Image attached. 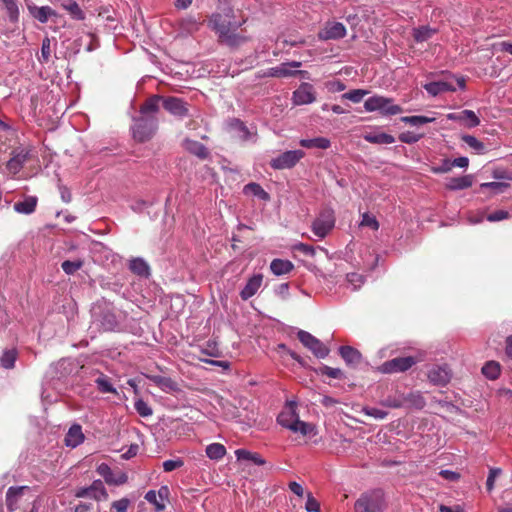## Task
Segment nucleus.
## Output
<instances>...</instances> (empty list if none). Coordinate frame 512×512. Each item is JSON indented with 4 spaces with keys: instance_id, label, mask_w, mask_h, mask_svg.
Masks as SVG:
<instances>
[{
    "instance_id": "33",
    "label": "nucleus",
    "mask_w": 512,
    "mask_h": 512,
    "mask_svg": "<svg viewBox=\"0 0 512 512\" xmlns=\"http://www.w3.org/2000/svg\"><path fill=\"white\" fill-rule=\"evenodd\" d=\"M300 146L307 149L317 148L326 150L331 146V142L326 137H316L312 139H301L299 142Z\"/></svg>"
},
{
    "instance_id": "1",
    "label": "nucleus",
    "mask_w": 512,
    "mask_h": 512,
    "mask_svg": "<svg viewBox=\"0 0 512 512\" xmlns=\"http://www.w3.org/2000/svg\"><path fill=\"white\" fill-rule=\"evenodd\" d=\"M245 22L246 19H236L232 8H226L210 16L208 27L215 32L220 44L237 49L250 40L248 36L237 32Z\"/></svg>"
},
{
    "instance_id": "31",
    "label": "nucleus",
    "mask_w": 512,
    "mask_h": 512,
    "mask_svg": "<svg viewBox=\"0 0 512 512\" xmlns=\"http://www.w3.org/2000/svg\"><path fill=\"white\" fill-rule=\"evenodd\" d=\"M37 201V197L27 196L23 200L16 202L13 207L17 213L28 215L35 211Z\"/></svg>"
},
{
    "instance_id": "50",
    "label": "nucleus",
    "mask_w": 512,
    "mask_h": 512,
    "mask_svg": "<svg viewBox=\"0 0 512 512\" xmlns=\"http://www.w3.org/2000/svg\"><path fill=\"white\" fill-rule=\"evenodd\" d=\"M369 92L364 89H354L349 92L342 94L343 99L352 101L353 103H359Z\"/></svg>"
},
{
    "instance_id": "57",
    "label": "nucleus",
    "mask_w": 512,
    "mask_h": 512,
    "mask_svg": "<svg viewBox=\"0 0 512 512\" xmlns=\"http://www.w3.org/2000/svg\"><path fill=\"white\" fill-rule=\"evenodd\" d=\"M320 372L323 375H326L333 379H341L343 377V372L339 368H332L327 365H324L320 368Z\"/></svg>"
},
{
    "instance_id": "24",
    "label": "nucleus",
    "mask_w": 512,
    "mask_h": 512,
    "mask_svg": "<svg viewBox=\"0 0 512 512\" xmlns=\"http://www.w3.org/2000/svg\"><path fill=\"white\" fill-rule=\"evenodd\" d=\"M147 378L158 386L163 392L170 393L178 390L177 383L170 377L160 375H150Z\"/></svg>"
},
{
    "instance_id": "11",
    "label": "nucleus",
    "mask_w": 512,
    "mask_h": 512,
    "mask_svg": "<svg viewBox=\"0 0 512 512\" xmlns=\"http://www.w3.org/2000/svg\"><path fill=\"white\" fill-rule=\"evenodd\" d=\"M188 103L175 96L163 97V108L175 117L183 119L189 116Z\"/></svg>"
},
{
    "instance_id": "27",
    "label": "nucleus",
    "mask_w": 512,
    "mask_h": 512,
    "mask_svg": "<svg viewBox=\"0 0 512 512\" xmlns=\"http://www.w3.org/2000/svg\"><path fill=\"white\" fill-rule=\"evenodd\" d=\"M65 444L68 447L75 448L80 445L84 441V435L82 433V429L80 425H72L66 436H65Z\"/></svg>"
},
{
    "instance_id": "44",
    "label": "nucleus",
    "mask_w": 512,
    "mask_h": 512,
    "mask_svg": "<svg viewBox=\"0 0 512 512\" xmlns=\"http://www.w3.org/2000/svg\"><path fill=\"white\" fill-rule=\"evenodd\" d=\"M384 116L397 115L402 112V108L399 105L393 103V99L386 97V102L381 104L378 110Z\"/></svg>"
},
{
    "instance_id": "39",
    "label": "nucleus",
    "mask_w": 512,
    "mask_h": 512,
    "mask_svg": "<svg viewBox=\"0 0 512 512\" xmlns=\"http://www.w3.org/2000/svg\"><path fill=\"white\" fill-rule=\"evenodd\" d=\"M482 374L490 379V380H496L500 375V365L498 362L495 361H488L485 363V365L481 369Z\"/></svg>"
},
{
    "instance_id": "7",
    "label": "nucleus",
    "mask_w": 512,
    "mask_h": 512,
    "mask_svg": "<svg viewBox=\"0 0 512 512\" xmlns=\"http://www.w3.org/2000/svg\"><path fill=\"white\" fill-rule=\"evenodd\" d=\"M454 81H456L459 89L463 90L465 88V79L463 77L454 78L453 76H451L449 79L426 83L423 86V88L426 90V92L429 95L435 97L444 92L456 91V86L454 85Z\"/></svg>"
},
{
    "instance_id": "37",
    "label": "nucleus",
    "mask_w": 512,
    "mask_h": 512,
    "mask_svg": "<svg viewBox=\"0 0 512 512\" xmlns=\"http://www.w3.org/2000/svg\"><path fill=\"white\" fill-rule=\"evenodd\" d=\"M404 405L411 408L422 409L426 405V401L420 392H411L403 397Z\"/></svg>"
},
{
    "instance_id": "15",
    "label": "nucleus",
    "mask_w": 512,
    "mask_h": 512,
    "mask_svg": "<svg viewBox=\"0 0 512 512\" xmlns=\"http://www.w3.org/2000/svg\"><path fill=\"white\" fill-rule=\"evenodd\" d=\"M452 377L450 368L445 365H435L428 371V379L437 386L447 385Z\"/></svg>"
},
{
    "instance_id": "20",
    "label": "nucleus",
    "mask_w": 512,
    "mask_h": 512,
    "mask_svg": "<svg viewBox=\"0 0 512 512\" xmlns=\"http://www.w3.org/2000/svg\"><path fill=\"white\" fill-rule=\"evenodd\" d=\"M201 25L202 21L200 18L192 15L181 18L178 21L179 30L182 35H192L199 30Z\"/></svg>"
},
{
    "instance_id": "42",
    "label": "nucleus",
    "mask_w": 512,
    "mask_h": 512,
    "mask_svg": "<svg viewBox=\"0 0 512 512\" xmlns=\"http://www.w3.org/2000/svg\"><path fill=\"white\" fill-rule=\"evenodd\" d=\"M95 383H96L97 389L101 393H113V394L117 393V390L111 384L108 376H106L103 373L99 374V376L95 379Z\"/></svg>"
},
{
    "instance_id": "14",
    "label": "nucleus",
    "mask_w": 512,
    "mask_h": 512,
    "mask_svg": "<svg viewBox=\"0 0 512 512\" xmlns=\"http://www.w3.org/2000/svg\"><path fill=\"white\" fill-rule=\"evenodd\" d=\"M30 157V151L25 148H17L12 151V157L6 164V169L11 175L18 174Z\"/></svg>"
},
{
    "instance_id": "49",
    "label": "nucleus",
    "mask_w": 512,
    "mask_h": 512,
    "mask_svg": "<svg viewBox=\"0 0 512 512\" xmlns=\"http://www.w3.org/2000/svg\"><path fill=\"white\" fill-rule=\"evenodd\" d=\"M134 408L136 412L144 418L150 417L153 414V410L150 405L145 402L143 399L139 398L134 403Z\"/></svg>"
},
{
    "instance_id": "45",
    "label": "nucleus",
    "mask_w": 512,
    "mask_h": 512,
    "mask_svg": "<svg viewBox=\"0 0 512 512\" xmlns=\"http://www.w3.org/2000/svg\"><path fill=\"white\" fill-rule=\"evenodd\" d=\"M385 102L386 97L375 95L366 99L364 102V108L367 112L378 111L381 107V104Z\"/></svg>"
},
{
    "instance_id": "53",
    "label": "nucleus",
    "mask_w": 512,
    "mask_h": 512,
    "mask_svg": "<svg viewBox=\"0 0 512 512\" xmlns=\"http://www.w3.org/2000/svg\"><path fill=\"white\" fill-rule=\"evenodd\" d=\"M145 500L153 504L157 511H163L165 509V503L159 500L155 490H149L145 494Z\"/></svg>"
},
{
    "instance_id": "30",
    "label": "nucleus",
    "mask_w": 512,
    "mask_h": 512,
    "mask_svg": "<svg viewBox=\"0 0 512 512\" xmlns=\"http://www.w3.org/2000/svg\"><path fill=\"white\" fill-rule=\"evenodd\" d=\"M235 456L238 461H250L258 466L266 464V460L259 453L251 452L247 449H237Z\"/></svg>"
},
{
    "instance_id": "22",
    "label": "nucleus",
    "mask_w": 512,
    "mask_h": 512,
    "mask_svg": "<svg viewBox=\"0 0 512 512\" xmlns=\"http://www.w3.org/2000/svg\"><path fill=\"white\" fill-rule=\"evenodd\" d=\"M160 104L163 105L162 96L153 95L149 97L140 107V116H156L160 109Z\"/></svg>"
},
{
    "instance_id": "17",
    "label": "nucleus",
    "mask_w": 512,
    "mask_h": 512,
    "mask_svg": "<svg viewBox=\"0 0 512 512\" xmlns=\"http://www.w3.org/2000/svg\"><path fill=\"white\" fill-rule=\"evenodd\" d=\"M346 35V28L340 22L327 23L326 26L318 33L321 40L340 39Z\"/></svg>"
},
{
    "instance_id": "36",
    "label": "nucleus",
    "mask_w": 512,
    "mask_h": 512,
    "mask_svg": "<svg viewBox=\"0 0 512 512\" xmlns=\"http://www.w3.org/2000/svg\"><path fill=\"white\" fill-rule=\"evenodd\" d=\"M205 453L210 460L218 461L226 455L227 450L221 443H211L206 447Z\"/></svg>"
},
{
    "instance_id": "54",
    "label": "nucleus",
    "mask_w": 512,
    "mask_h": 512,
    "mask_svg": "<svg viewBox=\"0 0 512 512\" xmlns=\"http://www.w3.org/2000/svg\"><path fill=\"white\" fill-rule=\"evenodd\" d=\"M360 226L369 227L372 230L376 231L379 229V222L375 216L370 215L369 213H363Z\"/></svg>"
},
{
    "instance_id": "55",
    "label": "nucleus",
    "mask_w": 512,
    "mask_h": 512,
    "mask_svg": "<svg viewBox=\"0 0 512 512\" xmlns=\"http://www.w3.org/2000/svg\"><path fill=\"white\" fill-rule=\"evenodd\" d=\"M363 413L367 416L373 417L377 420L385 419L388 416V412L376 407H364Z\"/></svg>"
},
{
    "instance_id": "41",
    "label": "nucleus",
    "mask_w": 512,
    "mask_h": 512,
    "mask_svg": "<svg viewBox=\"0 0 512 512\" xmlns=\"http://www.w3.org/2000/svg\"><path fill=\"white\" fill-rule=\"evenodd\" d=\"M32 13L33 16L41 23H46L49 18L57 16L56 11L49 6L36 7Z\"/></svg>"
},
{
    "instance_id": "23",
    "label": "nucleus",
    "mask_w": 512,
    "mask_h": 512,
    "mask_svg": "<svg viewBox=\"0 0 512 512\" xmlns=\"http://www.w3.org/2000/svg\"><path fill=\"white\" fill-rule=\"evenodd\" d=\"M26 489H28L27 486H11L8 488L6 492V506L9 511H14L17 508L18 501Z\"/></svg>"
},
{
    "instance_id": "5",
    "label": "nucleus",
    "mask_w": 512,
    "mask_h": 512,
    "mask_svg": "<svg viewBox=\"0 0 512 512\" xmlns=\"http://www.w3.org/2000/svg\"><path fill=\"white\" fill-rule=\"evenodd\" d=\"M130 129L135 141L139 143L147 142L152 139L158 129V119L156 116L134 117Z\"/></svg>"
},
{
    "instance_id": "10",
    "label": "nucleus",
    "mask_w": 512,
    "mask_h": 512,
    "mask_svg": "<svg viewBox=\"0 0 512 512\" xmlns=\"http://www.w3.org/2000/svg\"><path fill=\"white\" fill-rule=\"evenodd\" d=\"M417 363V359L412 356L396 357L385 361L380 366V371L386 374L405 372Z\"/></svg>"
},
{
    "instance_id": "32",
    "label": "nucleus",
    "mask_w": 512,
    "mask_h": 512,
    "mask_svg": "<svg viewBox=\"0 0 512 512\" xmlns=\"http://www.w3.org/2000/svg\"><path fill=\"white\" fill-rule=\"evenodd\" d=\"M129 269L134 274L140 277H149L150 275V267L148 263L140 257L133 258L129 262Z\"/></svg>"
},
{
    "instance_id": "48",
    "label": "nucleus",
    "mask_w": 512,
    "mask_h": 512,
    "mask_svg": "<svg viewBox=\"0 0 512 512\" xmlns=\"http://www.w3.org/2000/svg\"><path fill=\"white\" fill-rule=\"evenodd\" d=\"M463 142H465L471 149L475 150L478 154H482L485 151V145L483 142L479 141L476 137L472 135H463L461 137Z\"/></svg>"
},
{
    "instance_id": "9",
    "label": "nucleus",
    "mask_w": 512,
    "mask_h": 512,
    "mask_svg": "<svg viewBox=\"0 0 512 512\" xmlns=\"http://www.w3.org/2000/svg\"><path fill=\"white\" fill-rule=\"evenodd\" d=\"M305 153L302 150H289L281 153L270 161V166L275 170L291 169L303 157Z\"/></svg>"
},
{
    "instance_id": "29",
    "label": "nucleus",
    "mask_w": 512,
    "mask_h": 512,
    "mask_svg": "<svg viewBox=\"0 0 512 512\" xmlns=\"http://www.w3.org/2000/svg\"><path fill=\"white\" fill-rule=\"evenodd\" d=\"M363 139L369 143L380 144V145H383V144L387 145V144H392L395 142L394 136H392L388 133L379 132V131L365 133L363 135Z\"/></svg>"
},
{
    "instance_id": "8",
    "label": "nucleus",
    "mask_w": 512,
    "mask_h": 512,
    "mask_svg": "<svg viewBox=\"0 0 512 512\" xmlns=\"http://www.w3.org/2000/svg\"><path fill=\"white\" fill-rule=\"evenodd\" d=\"M297 337L299 341L317 358L322 359L328 356L330 352L329 348L311 333L304 330H299L297 332Z\"/></svg>"
},
{
    "instance_id": "46",
    "label": "nucleus",
    "mask_w": 512,
    "mask_h": 512,
    "mask_svg": "<svg viewBox=\"0 0 512 512\" xmlns=\"http://www.w3.org/2000/svg\"><path fill=\"white\" fill-rule=\"evenodd\" d=\"M435 120L433 117L423 116V115H416V116H404L401 118V121L410 124L412 126H420L427 123H431Z\"/></svg>"
},
{
    "instance_id": "12",
    "label": "nucleus",
    "mask_w": 512,
    "mask_h": 512,
    "mask_svg": "<svg viewBox=\"0 0 512 512\" xmlns=\"http://www.w3.org/2000/svg\"><path fill=\"white\" fill-rule=\"evenodd\" d=\"M292 103L295 106L307 105L315 102L316 94L312 84L303 82L292 93Z\"/></svg>"
},
{
    "instance_id": "34",
    "label": "nucleus",
    "mask_w": 512,
    "mask_h": 512,
    "mask_svg": "<svg viewBox=\"0 0 512 512\" xmlns=\"http://www.w3.org/2000/svg\"><path fill=\"white\" fill-rule=\"evenodd\" d=\"M18 358V351L16 348L4 349L0 356V366L4 369H12Z\"/></svg>"
},
{
    "instance_id": "60",
    "label": "nucleus",
    "mask_w": 512,
    "mask_h": 512,
    "mask_svg": "<svg viewBox=\"0 0 512 512\" xmlns=\"http://www.w3.org/2000/svg\"><path fill=\"white\" fill-rule=\"evenodd\" d=\"M307 500L305 504V509L307 512H320V504L319 502L313 497L312 493H307Z\"/></svg>"
},
{
    "instance_id": "38",
    "label": "nucleus",
    "mask_w": 512,
    "mask_h": 512,
    "mask_svg": "<svg viewBox=\"0 0 512 512\" xmlns=\"http://www.w3.org/2000/svg\"><path fill=\"white\" fill-rule=\"evenodd\" d=\"M62 7L70 13L73 19H85V13L82 11V9L75 0H66L64 3H62Z\"/></svg>"
},
{
    "instance_id": "4",
    "label": "nucleus",
    "mask_w": 512,
    "mask_h": 512,
    "mask_svg": "<svg viewBox=\"0 0 512 512\" xmlns=\"http://www.w3.org/2000/svg\"><path fill=\"white\" fill-rule=\"evenodd\" d=\"M385 509V495L381 489L362 493L354 504L355 512H384Z\"/></svg>"
},
{
    "instance_id": "25",
    "label": "nucleus",
    "mask_w": 512,
    "mask_h": 512,
    "mask_svg": "<svg viewBox=\"0 0 512 512\" xmlns=\"http://www.w3.org/2000/svg\"><path fill=\"white\" fill-rule=\"evenodd\" d=\"M339 354L346 364L350 366H357L362 359L361 353L351 346H341L339 348Z\"/></svg>"
},
{
    "instance_id": "26",
    "label": "nucleus",
    "mask_w": 512,
    "mask_h": 512,
    "mask_svg": "<svg viewBox=\"0 0 512 512\" xmlns=\"http://www.w3.org/2000/svg\"><path fill=\"white\" fill-rule=\"evenodd\" d=\"M473 180L474 176L471 174L453 177L446 183V188L452 191L467 189L472 186Z\"/></svg>"
},
{
    "instance_id": "64",
    "label": "nucleus",
    "mask_w": 512,
    "mask_h": 512,
    "mask_svg": "<svg viewBox=\"0 0 512 512\" xmlns=\"http://www.w3.org/2000/svg\"><path fill=\"white\" fill-rule=\"evenodd\" d=\"M129 505H130V500L128 498H121L117 501H114L112 503L111 507L116 512H127Z\"/></svg>"
},
{
    "instance_id": "13",
    "label": "nucleus",
    "mask_w": 512,
    "mask_h": 512,
    "mask_svg": "<svg viewBox=\"0 0 512 512\" xmlns=\"http://www.w3.org/2000/svg\"><path fill=\"white\" fill-rule=\"evenodd\" d=\"M97 473L102 476L105 482L109 485H123L128 481V476L122 471H113L106 463H101L97 467Z\"/></svg>"
},
{
    "instance_id": "51",
    "label": "nucleus",
    "mask_w": 512,
    "mask_h": 512,
    "mask_svg": "<svg viewBox=\"0 0 512 512\" xmlns=\"http://www.w3.org/2000/svg\"><path fill=\"white\" fill-rule=\"evenodd\" d=\"M51 39L49 37H45L42 40L41 45V56L39 57V61L41 63H48L51 57Z\"/></svg>"
},
{
    "instance_id": "18",
    "label": "nucleus",
    "mask_w": 512,
    "mask_h": 512,
    "mask_svg": "<svg viewBox=\"0 0 512 512\" xmlns=\"http://www.w3.org/2000/svg\"><path fill=\"white\" fill-rule=\"evenodd\" d=\"M302 63L300 61H290L284 62L279 65V78L293 77V76H301L302 78L308 79V72L305 70H297L292 68L301 67Z\"/></svg>"
},
{
    "instance_id": "21",
    "label": "nucleus",
    "mask_w": 512,
    "mask_h": 512,
    "mask_svg": "<svg viewBox=\"0 0 512 512\" xmlns=\"http://www.w3.org/2000/svg\"><path fill=\"white\" fill-rule=\"evenodd\" d=\"M262 281V274H255L252 277H250L244 288L240 291V297L243 300H248L249 298L254 296L261 287Z\"/></svg>"
},
{
    "instance_id": "28",
    "label": "nucleus",
    "mask_w": 512,
    "mask_h": 512,
    "mask_svg": "<svg viewBox=\"0 0 512 512\" xmlns=\"http://www.w3.org/2000/svg\"><path fill=\"white\" fill-rule=\"evenodd\" d=\"M294 269V264L287 259L276 258L270 263V270L276 276L289 274Z\"/></svg>"
},
{
    "instance_id": "19",
    "label": "nucleus",
    "mask_w": 512,
    "mask_h": 512,
    "mask_svg": "<svg viewBox=\"0 0 512 512\" xmlns=\"http://www.w3.org/2000/svg\"><path fill=\"white\" fill-rule=\"evenodd\" d=\"M183 147L190 154L196 156L201 160H205L210 157V152L208 148L199 141L186 138L183 141Z\"/></svg>"
},
{
    "instance_id": "59",
    "label": "nucleus",
    "mask_w": 512,
    "mask_h": 512,
    "mask_svg": "<svg viewBox=\"0 0 512 512\" xmlns=\"http://www.w3.org/2000/svg\"><path fill=\"white\" fill-rule=\"evenodd\" d=\"M502 473L500 468H491L486 481V488L488 492L494 489L495 479Z\"/></svg>"
},
{
    "instance_id": "2",
    "label": "nucleus",
    "mask_w": 512,
    "mask_h": 512,
    "mask_svg": "<svg viewBox=\"0 0 512 512\" xmlns=\"http://www.w3.org/2000/svg\"><path fill=\"white\" fill-rule=\"evenodd\" d=\"M295 402H289L277 416V422L282 427L291 430L294 433H300L306 436L311 433L313 426L307 422L300 420L296 411Z\"/></svg>"
},
{
    "instance_id": "56",
    "label": "nucleus",
    "mask_w": 512,
    "mask_h": 512,
    "mask_svg": "<svg viewBox=\"0 0 512 512\" xmlns=\"http://www.w3.org/2000/svg\"><path fill=\"white\" fill-rule=\"evenodd\" d=\"M421 137H422L421 134H416L411 131H406V132H402L399 135V140L406 144H414V143L418 142L421 139Z\"/></svg>"
},
{
    "instance_id": "16",
    "label": "nucleus",
    "mask_w": 512,
    "mask_h": 512,
    "mask_svg": "<svg viewBox=\"0 0 512 512\" xmlns=\"http://www.w3.org/2000/svg\"><path fill=\"white\" fill-rule=\"evenodd\" d=\"M447 118L452 121H457L467 128H474L480 124L479 117L472 110L449 113Z\"/></svg>"
},
{
    "instance_id": "6",
    "label": "nucleus",
    "mask_w": 512,
    "mask_h": 512,
    "mask_svg": "<svg viewBox=\"0 0 512 512\" xmlns=\"http://www.w3.org/2000/svg\"><path fill=\"white\" fill-rule=\"evenodd\" d=\"M335 225L334 211L331 208L321 210L313 221L311 229L319 239L325 238Z\"/></svg>"
},
{
    "instance_id": "3",
    "label": "nucleus",
    "mask_w": 512,
    "mask_h": 512,
    "mask_svg": "<svg viewBox=\"0 0 512 512\" xmlns=\"http://www.w3.org/2000/svg\"><path fill=\"white\" fill-rule=\"evenodd\" d=\"M92 318L104 331H113L118 326L114 306L105 300L96 302L91 308Z\"/></svg>"
},
{
    "instance_id": "47",
    "label": "nucleus",
    "mask_w": 512,
    "mask_h": 512,
    "mask_svg": "<svg viewBox=\"0 0 512 512\" xmlns=\"http://www.w3.org/2000/svg\"><path fill=\"white\" fill-rule=\"evenodd\" d=\"M8 17L11 22H17L19 19V8L16 0H2Z\"/></svg>"
},
{
    "instance_id": "52",
    "label": "nucleus",
    "mask_w": 512,
    "mask_h": 512,
    "mask_svg": "<svg viewBox=\"0 0 512 512\" xmlns=\"http://www.w3.org/2000/svg\"><path fill=\"white\" fill-rule=\"evenodd\" d=\"M83 266V261L81 260H77V261H70V260H65L64 262H62L61 264V268L63 269V271L68 274V275H72L74 274L76 271H78L81 267Z\"/></svg>"
},
{
    "instance_id": "35",
    "label": "nucleus",
    "mask_w": 512,
    "mask_h": 512,
    "mask_svg": "<svg viewBox=\"0 0 512 512\" xmlns=\"http://www.w3.org/2000/svg\"><path fill=\"white\" fill-rule=\"evenodd\" d=\"M243 193L245 195L255 196L263 201H268L270 199L269 194L258 183L255 182L246 184L243 188Z\"/></svg>"
},
{
    "instance_id": "40",
    "label": "nucleus",
    "mask_w": 512,
    "mask_h": 512,
    "mask_svg": "<svg viewBox=\"0 0 512 512\" xmlns=\"http://www.w3.org/2000/svg\"><path fill=\"white\" fill-rule=\"evenodd\" d=\"M91 497L97 501L107 500L108 493L101 480H95L91 484Z\"/></svg>"
},
{
    "instance_id": "58",
    "label": "nucleus",
    "mask_w": 512,
    "mask_h": 512,
    "mask_svg": "<svg viewBox=\"0 0 512 512\" xmlns=\"http://www.w3.org/2000/svg\"><path fill=\"white\" fill-rule=\"evenodd\" d=\"M184 462L181 458L169 459L163 462V470L165 472H172L178 468H181Z\"/></svg>"
},
{
    "instance_id": "62",
    "label": "nucleus",
    "mask_w": 512,
    "mask_h": 512,
    "mask_svg": "<svg viewBox=\"0 0 512 512\" xmlns=\"http://www.w3.org/2000/svg\"><path fill=\"white\" fill-rule=\"evenodd\" d=\"M509 217V213L505 210H497L487 215L486 219L489 222H498L505 220Z\"/></svg>"
},
{
    "instance_id": "43",
    "label": "nucleus",
    "mask_w": 512,
    "mask_h": 512,
    "mask_svg": "<svg viewBox=\"0 0 512 512\" xmlns=\"http://www.w3.org/2000/svg\"><path fill=\"white\" fill-rule=\"evenodd\" d=\"M435 33V29L429 26H421L413 30V37L416 42H424L429 40Z\"/></svg>"
},
{
    "instance_id": "63",
    "label": "nucleus",
    "mask_w": 512,
    "mask_h": 512,
    "mask_svg": "<svg viewBox=\"0 0 512 512\" xmlns=\"http://www.w3.org/2000/svg\"><path fill=\"white\" fill-rule=\"evenodd\" d=\"M452 163L450 159H443L441 164L437 167H432V172L436 174H443L452 170Z\"/></svg>"
},
{
    "instance_id": "61",
    "label": "nucleus",
    "mask_w": 512,
    "mask_h": 512,
    "mask_svg": "<svg viewBox=\"0 0 512 512\" xmlns=\"http://www.w3.org/2000/svg\"><path fill=\"white\" fill-rule=\"evenodd\" d=\"M508 187L507 183L503 182H485L480 185V188L483 189H491L495 193H500L504 188Z\"/></svg>"
}]
</instances>
